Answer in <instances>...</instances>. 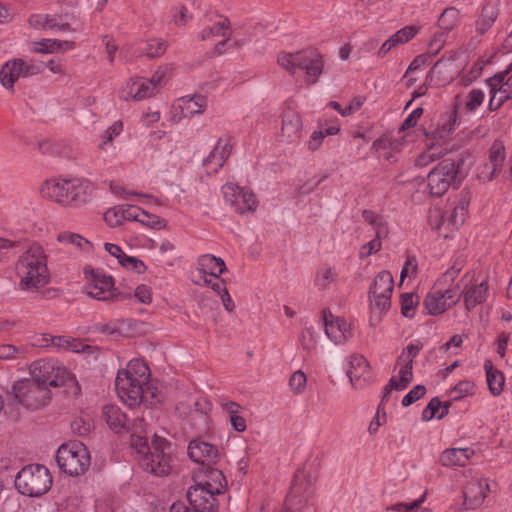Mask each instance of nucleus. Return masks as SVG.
Masks as SVG:
<instances>
[{
  "label": "nucleus",
  "instance_id": "b1692460",
  "mask_svg": "<svg viewBox=\"0 0 512 512\" xmlns=\"http://www.w3.org/2000/svg\"><path fill=\"white\" fill-rule=\"evenodd\" d=\"M215 493L196 482L187 491L188 508L200 512H216Z\"/></svg>",
  "mask_w": 512,
  "mask_h": 512
},
{
  "label": "nucleus",
  "instance_id": "49530a36",
  "mask_svg": "<svg viewBox=\"0 0 512 512\" xmlns=\"http://www.w3.org/2000/svg\"><path fill=\"white\" fill-rule=\"evenodd\" d=\"M459 21V11L454 8H446L438 19V27L443 32L448 33L457 25Z\"/></svg>",
  "mask_w": 512,
  "mask_h": 512
},
{
  "label": "nucleus",
  "instance_id": "a19ab883",
  "mask_svg": "<svg viewBox=\"0 0 512 512\" xmlns=\"http://www.w3.org/2000/svg\"><path fill=\"white\" fill-rule=\"evenodd\" d=\"M102 417L108 426L117 433L126 428L127 416L116 405H105L103 407Z\"/></svg>",
  "mask_w": 512,
  "mask_h": 512
},
{
  "label": "nucleus",
  "instance_id": "0eeeda50",
  "mask_svg": "<svg viewBox=\"0 0 512 512\" xmlns=\"http://www.w3.org/2000/svg\"><path fill=\"white\" fill-rule=\"evenodd\" d=\"M56 461L62 471L70 476H78L88 470L90 454L81 442L64 443L57 450Z\"/></svg>",
  "mask_w": 512,
  "mask_h": 512
},
{
  "label": "nucleus",
  "instance_id": "f03ea898",
  "mask_svg": "<svg viewBox=\"0 0 512 512\" xmlns=\"http://www.w3.org/2000/svg\"><path fill=\"white\" fill-rule=\"evenodd\" d=\"M94 192L91 181L85 178H52L41 187L43 197L54 200L63 207L79 208L88 203Z\"/></svg>",
  "mask_w": 512,
  "mask_h": 512
},
{
  "label": "nucleus",
  "instance_id": "1a4fd4ad",
  "mask_svg": "<svg viewBox=\"0 0 512 512\" xmlns=\"http://www.w3.org/2000/svg\"><path fill=\"white\" fill-rule=\"evenodd\" d=\"M10 393L17 403L29 410L40 409L51 399L49 388L28 378L14 382Z\"/></svg>",
  "mask_w": 512,
  "mask_h": 512
},
{
  "label": "nucleus",
  "instance_id": "9d476101",
  "mask_svg": "<svg viewBox=\"0 0 512 512\" xmlns=\"http://www.w3.org/2000/svg\"><path fill=\"white\" fill-rule=\"evenodd\" d=\"M31 379L49 388L63 386L74 380L72 374L60 362L52 359H39L29 367Z\"/></svg>",
  "mask_w": 512,
  "mask_h": 512
},
{
  "label": "nucleus",
  "instance_id": "2f4dec72",
  "mask_svg": "<svg viewBox=\"0 0 512 512\" xmlns=\"http://www.w3.org/2000/svg\"><path fill=\"white\" fill-rule=\"evenodd\" d=\"M131 433V448L135 451H142L147 448V423L144 415L136 416L126 428Z\"/></svg>",
  "mask_w": 512,
  "mask_h": 512
},
{
  "label": "nucleus",
  "instance_id": "2eb2a0df",
  "mask_svg": "<svg viewBox=\"0 0 512 512\" xmlns=\"http://www.w3.org/2000/svg\"><path fill=\"white\" fill-rule=\"evenodd\" d=\"M506 150L504 144L497 140L493 142L488 152V160L478 169V177L483 181H492L502 176L505 179L512 177V167L504 170Z\"/></svg>",
  "mask_w": 512,
  "mask_h": 512
},
{
  "label": "nucleus",
  "instance_id": "774afa93",
  "mask_svg": "<svg viewBox=\"0 0 512 512\" xmlns=\"http://www.w3.org/2000/svg\"><path fill=\"white\" fill-rule=\"evenodd\" d=\"M447 33L441 31L435 33L430 42H429V49L432 54H437L441 48L443 47V44L445 42Z\"/></svg>",
  "mask_w": 512,
  "mask_h": 512
},
{
  "label": "nucleus",
  "instance_id": "9b49d317",
  "mask_svg": "<svg viewBox=\"0 0 512 512\" xmlns=\"http://www.w3.org/2000/svg\"><path fill=\"white\" fill-rule=\"evenodd\" d=\"M462 160L444 159L427 175V188L433 197L444 195L456 181Z\"/></svg>",
  "mask_w": 512,
  "mask_h": 512
},
{
  "label": "nucleus",
  "instance_id": "393cba45",
  "mask_svg": "<svg viewBox=\"0 0 512 512\" xmlns=\"http://www.w3.org/2000/svg\"><path fill=\"white\" fill-rule=\"evenodd\" d=\"M233 144L230 137H221L218 139L216 145L203 160V166L207 169L208 173H217L230 157Z\"/></svg>",
  "mask_w": 512,
  "mask_h": 512
},
{
  "label": "nucleus",
  "instance_id": "6e6552de",
  "mask_svg": "<svg viewBox=\"0 0 512 512\" xmlns=\"http://www.w3.org/2000/svg\"><path fill=\"white\" fill-rule=\"evenodd\" d=\"M168 446L166 439L155 435L151 447L147 444L146 449L135 451L139 465L155 476L168 475L171 470L170 457L166 453Z\"/></svg>",
  "mask_w": 512,
  "mask_h": 512
},
{
  "label": "nucleus",
  "instance_id": "ea45409f",
  "mask_svg": "<svg viewBox=\"0 0 512 512\" xmlns=\"http://www.w3.org/2000/svg\"><path fill=\"white\" fill-rule=\"evenodd\" d=\"M483 368L486 373V381L490 393L493 396H499L503 392L505 377L504 374L494 367L491 360H485Z\"/></svg>",
  "mask_w": 512,
  "mask_h": 512
},
{
  "label": "nucleus",
  "instance_id": "0e129e2a",
  "mask_svg": "<svg viewBox=\"0 0 512 512\" xmlns=\"http://www.w3.org/2000/svg\"><path fill=\"white\" fill-rule=\"evenodd\" d=\"M430 147L427 151L419 155L415 161L416 166L424 167L433 162L437 158V154L434 152V143L431 142Z\"/></svg>",
  "mask_w": 512,
  "mask_h": 512
},
{
  "label": "nucleus",
  "instance_id": "4c0bfd02",
  "mask_svg": "<svg viewBox=\"0 0 512 512\" xmlns=\"http://www.w3.org/2000/svg\"><path fill=\"white\" fill-rule=\"evenodd\" d=\"M302 121L300 115L288 110L283 114L281 135L288 142H293L301 135Z\"/></svg>",
  "mask_w": 512,
  "mask_h": 512
},
{
  "label": "nucleus",
  "instance_id": "e433bc0d",
  "mask_svg": "<svg viewBox=\"0 0 512 512\" xmlns=\"http://www.w3.org/2000/svg\"><path fill=\"white\" fill-rule=\"evenodd\" d=\"M230 35V21L222 15H217L215 21L211 25L203 28L199 33L198 38L201 41H211L217 37H230Z\"/></svg>",
  "mask_w": 512,
  "mask_h": 512
},
{
  "label": "nucleus",
  "instance_id": "412c9836",
  "mask_svg": "<svg viewBox=\"0 0 512 512\" xmlns=\"http://www.w3.org/2000/svg\"><path fill=\"white\" fill-rule=\"evenodd\" d=\"M86 293L99 301H108L118 298L114 291V281L111 276L92 271L91 278L85 285Z\"/></svg>",
  "mask_w": 512,
  "mask_h": 512
},
{
  "label": "nucleus",
  "instance_id": "f704fd0d",
  "mask_svg": "<svg viewBox=\"0 0 512 512\" xmlns=\"http://www.w3.org/2000/svg\"><path fill=\"white\" fill-rule=\"evenodd\" d=\"M218 403L222 410L227 414L229 422L237 432H244L247 428L246 420L243 417L244 408L228 398H219Z\"/></svg>",
  "mask_w": 512,
  "mask_h": 512
},
{
  "label": "nucleus",
  "instance_id": "09e8293b",
  "mask_svg": "<svg viewBox=\"0 0 512 512\" xmlns=\"http://www.w3.org/2000/svg\"><path fill=\"white\" fill-rule=\"evenodd\" d=\"M26 348L24 346H15L12 344L0 345V360H17L26 357Z\"/></svg>",
  "mask_w": 512,
  "mask_h": 512
},
{
  "label": "nucleus",
  "instance_id": "7c9ffc66",
  "mask_svg": "<svg viewBox=\"0 0 512 512\" xmlns=\"http://www.w3.org/2000/svg\"><path fill=\"white\" fill-rule=\"evenodd\" d=\"M141 208L133 205H118L109 209L104 219L108 225L115 227L121 225L124 221H137Z\"/></svg>",
  "mask_w": 512,
  "mask_h": 512
},
{
  "label": "nucleus",
  "instance_id": "423d86ee",
  "mask_svg": "<svg viewBox=\"0 0 512 512\" xmlns=\"http://www.w3.org/2000/svg\"><path fill=\"white\" fill-rule=\"evenodd\" d=\"M52 476L49 470L40 464H31L22 468L15 479L18 491L29 497H39L49 491Z\"/></svg>",
  "mask_w": 512,
  "mask_h": 512
},
{
  "label": "nucleus",
  "instance_id": "aec40b11",
  "mask_svg": "<svg viewBox=\"0 0 512 512\" xmlns=\"http://www.w3.org/2000/svg\"><path fill=\"white\" fill-rule=\"evenodd\" d=\"M461 295L455 288H447L445 290H435L425 298L424 304L430 315H439L444 313L448 308L456 305Z\"/></svg>",
  "mask_w": 512,
  "mask_h": 512
},
{
  "label": "nucleus",
  "instance_id": "680f3d73",
  "mask_svg": "<svg viewBox=\"0 0 512 512\" xmlns=\"http://www.w3.org/2000/svg\"><path fill=\"white\" fill-rule=\"evenodd\" d=\"M48 29L54 31L56 33H64V32H75L76 28H72L68 22H64L61 18H57L54 16L50 17Z\"/></svg>",
  "mask_w": 512,
  "mask_h": 512
},
{
  "label": "nucleus",
  "instance_id": "dca6fc26",
  "mask_svg": "<svg viewBox=\"0 0 512 512\" xmlns=\"http://www.w3.org/2000/svg\"><path fill=\"white\" fill-rule=\"evenodd\" d=\"M222 193L227 204L238 214L256 211L258 200L249 189L241 188L234 183H226L222 186Z\"/></svg>",
  "mask_w": 512,
  "mask_h": 512
},
{
  "label": "nucleus",
  "instance_id": "8fccbe9b",
  "mask_svg": "<svg viewBox=\"0 0 512 512\" xmlns=\"http://www.w3.org/2000/svg\"><path fill=\"white\" fill-rule=\"evenodd\" d=\"M419 32V27L414 25L405 26L404 28L398 30L396 33L390 36L391 40L394 42L395 46L400 44H404L414 38Z\"/></svg>",
  "mask_w": 512,
  "mask_h": 512
},
{
  "label": "nucleus",
  "instance_id": "20e7f679",
  "mask_svg": "<svg viewBox=\"0 0 512 512\" xmlns=\"http://www.w3.org/2000/svg\"><path fill=\"white\" fill-rule=\"evenodd\" d=\"M277 62L290 74H295L297 69L304 70L310 84L316 83L323 72L324 66L322 56L314 48L293 53L281 52L278 54Z\"/></svg>",
  "mask_w": 512,
  "mask_h": 512
},
{
  "label": "nucleus",
  "instance_id": "5fc2aeb1",
  "mask_svg": "<svg viewBox=\"0 0 512 512\" xmlns=\"http://www.w3.org/2000/svg\"><path fill=\"white\" fill-rule=\"evenodd\" d=\"M307 385V378L304 372L301 370L295 371L290 379L289 386L294 394H302Z\"/></svg>",
  "mask_w": 512,
  "mask_h": 512
},
{
  "label": "nucleus",
  "instance_id": "e2e57ef3",
  "mask_svg": "<svg viewBox=\"0 0 512 512\" xmlns=\"http://www.w3.org/2000/svg\"><path fill=\"white\" fill-rule=\"evenodd\" d=\"M122 130L123 124L120 121H116L109 126L103 135V142L100 145V148H104L107 143L112 142L113 139L122 132Z\"/></svg>",
  "mask_w": 512,
  "mask_h": 512
},
{
  "label": "nucleus",
  "instance_id": "bb28decb",
  "mask_svg": "<svg viewBox=\"0 0 512 512\" xmlns=\"http://www.w3.org/2000/svg\"><path fill=\"white\" fill-rule=\"evenodd\" d=\"M456 122L457 111L452 109L442 114L436 124L425 132V135L435 145L439 141L446 140L451 135L455 129Z\"/></svg>",
  "mask_w": 512,
  "mask_h": 512
},
{
  "label": "nucleus",
  "instance_id": "c756f323",
  "mask_svg": "<svg viewBox=\"0 0 512 512\" xmlns=\"http://www.w3.org/2000/svg\"><path fill=\"white\" fill-rule=\"evenodd\" d=\"M196 482L215 493H223L226 487V480L223 473L211 466L201 467L196 474Z\"/></svg>",
  "mask_w": 512,
  "mask_h": 512
},
{
  "label": "nucleus",
  "instance_id": "f8f14e48",
  "mask_svg": "<svg viewBox=\"0 0 512 512\" xmlns=\"http://www.w3.org/2000/svg\"><path fill=\"white\" fill-rule=\"evenodd\" d=\"M165 75L164 71H156L150 79L130 78L119 91V98L124 101H142L158 91Z\"/></svg>",
  "mask_w": 512,
  "mask_h": 512
},
{
  "label": "nucleus",
  "instance_id": "69168bd1",
  "mask_svg": "<svg viewBox=\"0 0 512 512\" xmlns=\"http://www.w3.org/2000/svg\"><path fill=\"white\" fill-rule=\"evenodd\" d=\"M50 15L33 14L29 17L28 22L34 29H48Z\"/></svg>",
  "mask_w": 512,
  "mask_h": 512
},
{
  "label": "nucleus",
  "instance_id": "a211bd4d",
  "mask_svg": "<svg viewBox=\"0 0 512 512\" xmlns=\"http://www.w3.org/2000/svg\"><path fill=\"white\" fill-rule=\"evenodd\" d=\"M312 494V487L310 485L304 487V476L298 472L285 501L286 510L288 512H315L313 505L309 504Z\"/></svg>",
  "mask_w": 512,
  "mask_h": 512
},
{
  "label": "nucleus",
  "instance_id": "338daca9",
  "mask_svg": "<svg viewBox=\"0 0 512 512\" xmlns=\"http://www.w3.org/2000/svg\"><path fill=\"white\" fill-rule=\"evenodd\" d=\"M383 238H378L375 236L372 240H370L367 244L362 246L360 250L361 257H368L373 253L378 252L381 249V240Z\"/></svg>",
  "mask_w": 512,
  "mask_h": 512
},
{
  "label": "nucleus",
  "instance_id": "603ef678",
  "mask_svg": "<svg viewBox=\"0 0 512 512\" xmlns=\"http://www.w3.org/2000/svg\"><path fill=\"white\" fill-rule=\"evenodd\" d=\"M485 100V93L481 89L473 88L466 96L465 107L468 111L474 112Z\"/></svg>",
  "mask_w": 512,
  "mask_h": 512
},
{
  "label": "nucleus",
  "instance_id": "79ce46f5",
  "mask_svg": "<svg viewBox=\"0 0 512 512\" xmlns=\"http://www.w3.org/2000/svg\"><path fill=\"white\" fill-rule=\"evenodd\" d=\"M362 217L364 221L372 227L375 232V236L378 238H386L388 236V223L383 216L375 213L372 210H364Z\"/></svg>",
  "mask_w": 512,
  "mask_h": 512
},
{
  "label": "nucleus",
  "instance_id": "c9c22d12",
  "mask_svg": "<svg viewBox=\"0 0 512 512\" xmlns=\"http://www.w3.org/2000/svg\"><path fill=\"white\" fill-rule=\"evenodd\" d=\"M473 455L474 449L471 447L448 448L441 453L439 462L445 467L465 466Z\"/></svg>",
  "mask_w": 512,
  "mask_h": 512
},
{
  "label": "nucleus",
  "instance_id": "37998d69",
  "mask_svg": "<svg viewBox=\"0 0 512 512\" xmlns=\"http://www.w3.org/2000/svg\"><path fill=\"white\" fill-rule=\"evenodd\" d=\"M74 43L71 41H62L56 39H42L34 42L33 51L37 53H55L61 50H71Z\"/></svg>",
  "mask_w": 512,
  "mask_h": 512
},
{
  "label": "nucleus",
  "instance_id": "f3484780",
  "mask_svg": "<svg viewBox=\"0 0 512 512\" xmlns=\"http://www.w3.org/2000/svg\"><path fill=\"white\" fill-rule=\"evenodd\" d=\"M511 69L512 64L486 80L490 92L488 107L491 111L498 110L505 101L512 99V77H508Z\"/></svg>",
  "mask_w": 512,
  "mask_h": 512
},
{
  "label": "nucleus",
  "instance_id": "a878e982",
  "mask_svg": "<svg viewBox=\"0 0 512 512\" xmlns=\"http://www.w3.org/2000/svg\"><path fill=\"white\" fill-rule=\"evenodd\" d=\"M347 375L351 385L355 389L363 388L372 380V372L369 363L362 355H352L349 358Z\"/></svg>",
  "mask_w": 512,
  "mask_h": 512
},
{
  "label": "nucleus",
  "instance_id": "bf43d9fd",
  "mask_svg": "<svg viewBox=\"0 0 512 512\" xmlns=\"http://www.w3.org/2000/svg\"><path fill=\"white\" fill-rule=\"evenodd\" d=\"M426 393V388L424 385H416L413 389H411L402 399V405L404 407H408L420 398H422Z\"/></svg>",
  "mask_w": 512,
  "mask_h": 512
},
{
  "label": "nucleus",
  "instance_id": "3c124183",
  "mask_svg": "<svg viewBox=\"0 0 512 512\" xmlns=\"http://www.w3.org/2000/svg\"><path fill=\"white\" fill-rule=\"evenodd\" d=\"M138 222L147 227L158 230L166 227V221L163 218L154 214H150L143 209L140 211Z\"/></svg>",
  "mask_w": 512,
  "mask_h": 512
},
{
  "label": "nucleus",
  "instance_id": "7ed1b4c3",
  "mask_svg": "<svg viewBox=\"0 0 512 512\" xmlns=\"http://www.w3.org/2000/svg\"><path fill=\"white\" fill-rule=\"evenodd\" d=\"M15 275L18 287L22 291H31L44 287L50 281L47 255L38 244L30 245L15 263Z\"/></svg>",
  "mask_w": 512,
  "mask_h": 512
},
{
  "label": "nucleus",
  "instance_id": "cd10ccee",
  "mask_svg": "<svg viewBox=\"0 0 512 512\" xmlns=\"http://www.w3.org/2000/svg\"><path fill=\"white\" fill-rule=\"evenodd\" d=\"M188 455L191 460L205 467L214 463L219 454L217 447L212 444L201 440H192L188 446Z\"/></svg>",
  "mask_w": 512,
  "mask_h": 512
},
{
  "label": "nucleus",
  "instance_id": "f257e3e1",
  "mask_svg": "<svg viewBox=\"0 0 512 512\" xmlns=\"http://www.w3.org/2000/svg\"><path fill=\"white\" fill-rule=\"evenodd\" d=\"M149 378V367L143 360H130L126 369L117 373L115 388L118 397L131 408L142 402L150 405L158 402L157 389L149 383Z\"/></svg>",
  "mask_w": 512,
  "mask_h": 512
},
{
  "label": "nucleus",
  "instance_id": "ddd939ff",
  "mask_svg": "<svg viewBox=\"0 0 512 512\" xmlns=\"http://www.w3.org/2000/svg\"><path fill=\"white\" fill-rule=\"evenodd\" d=\"M394 289V278L389 271H380L369 289L370 308L379 314L388 311Z\"/></svg>",
  "mask_w": 512,
  "mask_h": 512
},
{
  "label": "nucleus",
  "instance_id": "72a5a7b5",
  "mask_svg": "<svg viewBox=\"0 0 512 512\" xmlns=\"http://www.w3.org/2000/svg\"><path fill=\"white\" fill-rule=\"evenodd\" d=\"M207 104L208 101L205 96H185L178 99L174 108L181 111V118H192L195 115L202 114L205 111Z\"/></svg>",
  "mask_w": 512,
  "mask_h": 512
},
{
  "label": "nucleus",
  "instance_id": "4d7b16f0",
  "mask_svg": "<svg viewBox=\"0 0 512 512\" xmlns=\"http://www.w3.org/2000/svg\"><path fill=\"white\" fill-rule=\"evenodd\" d=\"M418 304V297L413 294H405L401 299V312L403 316L412 318Z\"/></svg>",
  "mask_w": 512,
  "mask_h": 512
},
{
  "label": "nucleus",
  "instance_id": "13d9d810",
  "mask_svg": "<svg viewBox=\"0 0 512 512\" xmlns=\"http://www.w3.org/2000/svg\"><path fill=\"white\" fill-rule=\"evenodd\" d=\"M474 389V383L469 380L460 381L450 392L452 400H459L468 394L472 393Z\"/></svg>",
  "mask_w": 512,
  "mask_h": 512
},
{
  "label": "nucleus",
  "instance_id": "6e6d98bb",
  "mask_svg": "<svg viewBox=\"0 0 512 512\" xmlns=\"http://www.w3.org/2000/svg\"><path fill=\"white\" fill-rule=\"evenodd\" d=\"M50 345L65 350L78 352V344L71 337L65 336H49Z\"/></svg>",
  "mask_w": 512,
  "mask_h": 512
},
{
  "label": "nucleus",
  "instance_id": "4468645a",
  "mask_svg": "<svg viewBox=\"0 0 512 512\" xmlns=\"http://www.w3.org/2000/svg\"><path fill=\"white\" fill-rule=\"evenodd\" d=\"M44 63L34 60L13 59L7 61L0 70V81L6 89H13L20 78L37 75L43 71Z\"/></svg>",
  "mask_w": 512,
  "mask_h": 512
},
{
  "label": "nucleus",
  "instance_id": "4be33fe9",
  "mask_svg": "<svg viewBox=\"0 0 512 512\" xmlns=\"http://www.w3.org/2000/svg\"><path fill=\"white\" fill-rule=\"evenodd\" d=\"M472 199V194L470 190L463 189L458 194L457 198L451 203L450 210H447L441 218L442 225L447 224L448 226H452L453 228L460 227L467 215L468 208L470 205V201Z\"/></svg>",
  "mask_w": 512,
  "mask_h": 512
},
{
  "label": "nucleus",
  "instance_id": "c85d7f7f",
  "mask_svg": "<svg viewBox=\"0 0 512 512\" xmlns=\"http://www.w3.org/2000/svg\"><path fill=\"white\" fill-rule=\"evenodd\" d=\"M489 492L486 479H472L464 489V505L468 509H476L483 503Z\"/></svg>",
  "mask_w": 512,
  "mask_h": 512
},
{
  "label": "nucleus",
  "instance_id": "5701e85b",
  "mask_svg": "<svg viewBox=\"0 0 512 512\" xmlns=\"http://www.w3.org/2000/svg\"><path fill=\"white\" fill-rule=\"evenodd\" d=\"M323 322L326 336L335 344H343L352 337V329L344 319L323 311Z\"/></svg>",
  "mask_w": 512,
  "mask_h": 512
},
{
  "label": "nucleus",
  "instance_id": "473e14b6",
  "mask_svg": "<svg viewBox=\"0 0 512 512\" xmlns=\"http://www.w3.org/2000/svg\"><path fill=\"white\" fill-rule=\"evenodd\" d=\"M104 248L111 256L118 260V263L122 267L138 274H142L146 271L147 267L142 260L134 256L126 255L120 246L113 243H104Z\"/></svg>",
  "mask_w": 512,
  "mask_h": 512
},
{
  "label": "nucleus",
  "instance_id": "c03bdc74",
  "mask_svg": "<svg viewBox=\"0 0 512 512\" xmlns=\"http://www.w3.org/2000/svg\"><path fill=\"white\" fill-rule=\"evenodd\" d=\"M337 279V273L334 267L329 265L321 266L315 276V286L319 290L327 289L331 284L335 283Z\"/></svg>",
  "mask_w": 512,
  "mask_h": 512
},
{
  "label": "nucleus",
  "instance_id": "58836bf2",
  "mask_svg": "<svg viewBox=\"0 0 512 512\" xmlns=\"http://www.w3.org/2000/svg\"><path fill=\"white\" fill-rule=\"evenodd\" d=\"M199 273L201 276L220 277L226 270L225 262L222 258L211 254H204L198 259Z\"/></svg>",
  "mask_w": 512,
  "mask_h": 512
},
{
  "label": "nucleus",
  "instance_id": "052dcab7",
  "mask_svg": "<svg viewBox=\"0 0 512 512\" xmlns=\"http://www.w3.org/2000/svg\"><path fill=\"white\" fill-rule=\"evenodd\" d=\"M442 402L438 398H433L428 403V405L425 407V409L422 412V420L423 421H429L433 419L434 417L438 418V412L441 408Z\"/></svg>",
  "mask_w": 512,
  "mask_h": 512
},
{
  "label": "nucleus",
  "instance_id": "864d4df0",
  "mask_svg": "<svg viewBox=\"0 0 512 512\" xmlns=\"http://www.w3.org/2000/svg\"><path fill=\"white\" fill-rule=\"evenodd\" d=\"M497 17L496 12L493 8H484L482 10L481 17L477 21V30L483 34L485 33L494 23L495 19Z\"/></svg>",
  "mask_w": 512,
  "mask_h": 512
},
{
  "label": "nucleus",
  "instance_id": "6ab92c4d",
  "mask_svg": "<svg viewBox=\"0 0 512 512\" xmlns=\"http://www.w3.org/2000/svg\"><path fill=\"white\" fill-rule=\"evenodd\" d=\"M462 282L466 281L463 290L461 293V297H463V302L466 310L471 311L477 305L484 303L489 295V284L487 279H474V275H470L466 273L461 279Z\"/></svg>",
  "mask_w": 512,
  "mask_h": 512
},
{
  "label": "nucleus",
  "instance_id": "a18cd8bd",
  "mask_svg": "<svg viewBox=\"0 0 512 512\" xmlns=\"http://www.w3.org/2000/svg\"><path fill=\"white\" fill-rule=\"evenodd\" d=\"M57 240L63 244L75 246L84 251H88L91 248L90 242L77 233L68 231L61 232L59 233Z\"/></svg>",
  "mask_w": 512,
  "mask_h": 512
},
{
  "label": "nucleus",
  "instance_id": "de8ad7c7",
  "mask_svg": "<svg viewBox=\"0 0 512 512\" xmlns=\"http://www.w3.org/2000/svg\"><path fill=\"white\" fill-rule=\"evenodd\" d=\"M167 50V43L161 38H151L145 43L142 54L149 58L162 56Z\"/></svg>",
  "mask_w": 512,
  "mask_h": 512
},
{
  "label": "nucleus",
  "instance_id": "39448f33",
  "mask_svg": "<svg viewBox=\"0 0 512 512\" xmlns=\"http://www.w3.org/2000/svg\"><path fill=\"white\" fill-rule=\"evenodd\" d=\"M423 345L419 340L410 343L401 353L397 360L399 366L398 376H392L384 387L383 397L378 412L385 403L390 400L393 391H403L413 380V360L422 350Z\"/></svg>",
  "mask_w": 512,
  "mask_h": 512
}]
</instances>
